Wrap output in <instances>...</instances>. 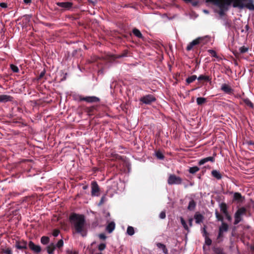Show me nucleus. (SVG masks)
Here are the masks:
<instances>
[{"instance_id": "f257e3e1", "label": "nucleus", "mask_w": 254, "mask_h": 254, "mask_svg": "<svg viewBox=\"0 0 254 254\" xmlns=\"http://www.w3.org/2000/svg\"><path fill=\"white\" fill-rule=\"evenodd\" d=\"M69 220L77 233L82 236L86 235V225L84 215L73 213L69 216Z\"/></svg>"}, {"instance_id": "f03ea898", "label": "nucleus", "mask_w": 254, "mask_h": 254, "mask_svg": "<svg viewBox=\"0 0 254 254\" xmlns=\"http://www.w3.org/2000/svg\"><path fill=\"white\" fill-rule=\"evenodd\" d=\"M242 1V0H233V6L234 7H238L241 8L246 7L250 10H254V4L251 0L250 3L247 4H244Z\"/></svg>"}, {"instance_id": "7ed1b4c3", "label": "nucleus", "mask_w": 254, "mask_h": 254, "mask_svg": "<svg viewBox=\"0 0 254 254\" xmlns=\"http://www.w3.org/2000/svg\"><path fill=\"white\" fill-rule=\"evenodd\" d=\"M182 183V179L174 174L170 175L168 179V184L170 185H180Z\"/></svg>"}, {"instance_id": "20e7f679", "label": "nucleus", "mask_w": 254, "mask_h": 254, "mask_svg": "<svg viewBox=\"0 0 254 254\" xmlns=\"http://www.w3.org/2000/svg\"><path fill=\"white\" fill-rule=\"evenodd\" d=\"M140 101L145 104H150L156 101V98L152 94H148L140 99Z\"/></svg>"}, {"instance_id": "39448f33", "label": "nucleus", "mask_w": 254, "mask_h": 254, "mask_svg": "<svg viewBox=\"0 0 254 254\" xmlns=\"http://www.w3.org/2000/svg\"><path fill=\"white\" fill-rule=\"evenodd\" d=\"M91 187V195L93 196H98L100 195V188L96 182H92Z\"/></svg>"}, {"instance_id": "423d86ee", "label": "nucleus", "mask_w": 254, "mask_h": 254, "mask_svg": "<svg viewBox=\"0 0 254 254\" xmlns=\"http://www.w3.org/2000/svg\"><path fill=\"white\" fill-rule=\"evenodd\" d=\"M207 2H210L218 6L221 9L224 8L225 5L229 4V2L226 0H206Z\"/></svg>"}, {"instance_id": "0eeeda50", "label": "nucleus", "mask_w": 254, "mask_h": 254, "mask_svg": "<svg viewBox=\"0 0 254 254\" xmlns=\"http://www.w3.org/2000/svg\"><path fill=\"white\" fill-rule=\"evenodd\" d=\"M202 41V39L201 38H198L192 42L189 43L186 48V50L188 51H190L193 48H194L196 46L198 45L200 42Z\"/></svg>"}, {"instance_id": "6e6552de", "label": "nucleus", "mask_w": 254, "mask_h": 254, "mask_svg": "<svg viewBox=\"0 0 254 254\" xmlns=\"http://www.w3.org/2000/svg\"><path fill=\"white\" fill-rule=\"evenodd\" d=\"M15 246L17 249L25 250L27 248V243L24 240L18 241L16 242Z\"/></svg>"}, {"instance_id": "1a4fd4ad", "label": "nucleus", "mask_w": 254, "mask_h": 254, "mask_svg": "<svg viewBox=\"0 0 254 254\" xmlns=\"http://www.w3.org/2000/svg\"><path fill=\"white\" fill-rule=\"evenodd\" d=\"M80 100L81 101H85L88 103L98 102L100 101L99 98L95 96L80 97Z\"/></svg>"}, {"instance_id": "9d476101", "label": "nucleus", "mask_w": 254, "mask_h": 254, "mask_svg": "<svg viewBox=\"0 0 254 254\" xmlns=\"http://www.w3.org/2000/svg\"><path fill=\"white\" fill-rule=\"evenodd\" d=\"M57 5L63 8L64 9H69L73 5V3L71 2H58L57 3Z\"/></svg>"}, {"instance_id": "9b49d317", "label": "nucleus", "mask_w": 254, "mask_h": 254, "mask_svg": "<svg viewBox=\"0 0 254 254\" xmlns=\"http://www.w3.org/2000/svg\"><path fill=\"white\" fill-rule=\"evenodd\" d=\"M28 247L30 250L33 251L35 253H39L41 251V248L40 246L39 245H36L34 244V243L30 241L28 244Z\"/></svg>"}, {"instance_id": "f8f14e48", "label": "nucleus", "mask_w": 254, "mask_h": 254, "mask_svg": "<svg viewBox=\"0 0 254 254\" xmlns=\"http://www.w3.org/2000/svg\"><path fill=\"white\" fill-rule=\"evenodd\" d=\"M221 89L225 93L231 94L233 91V89L227 84H223L221 87Z\"/></svg>"}, {"instance_id": "ddd939ff", "label": "nucleus", "mask_w": 254, "mask_h": 254, "mask_svg": "<svg viewBox=\"0 0 254 254\" xmlns=\"http://www.w3.org/2000/svg\"><path fill=\"white\" fill-rule=\"evenodd\" d=\"M210 161L211 162H214L215 161V158L214 157L212 156H209L207 157L204 158H203L199 160L198 162V165H202L205 164V163Z\"/></svg>"}, {"instance_id": "4468645a", "label": "nucleus", "mask_w": 254, "mask_h": 254, "mask_svg": "<svg viewBox=\"0 0 254 254\" xmlns=\"http://www.w3.org/2000/svg\"><path fill=\"white\" fill-rule=\"evenodd\" d=\"M13 98L7 95H0V102H6L8 101H11Z\"/></svg>"}, {"instance_id": "2eb2a0df", "label": "nucleus", "mask_w": 254, "mask_h": 254, "mask_svg": "<svg viewBox=\"0 0 254 254\" xmlns=\"http://www.w3.org/2000/svg\"><path fill=\"white\" fill-rule=\"evenodd\" d=\"M194 218L195 219V223L197 224H199L202 222L204 219V217L202 214L199 213L198 212H196L194 215Z\"/></svg>"}, {"instance_id": "dca6fc26", "label": "nucleus", "mask_w": 254, "mask_h": 254, "mask_svg": "<svg viewBox=\"0 0 254 254\" xmlns=\"http://www.w3.org/2000/svg\"><path fill=\"white\" fill-rule=\"evenodd\" d=\"M115 228V223L114 222H111L108 224L106 227V230L108 233H112Z\"/></svg>"}, {"instance_id": "f3484780", "label": "nucleus", "mask_w": 254, "mask_h": 254, "mask_svg": "<svg viewBox=\"0 0 254 254\" xmlns=\"http://www.w3.org/2000/svg\"><path fill=\"white\" fill-rule=\"evenodd\" d=\"M56 249V246L54 243L50 244L47 247V250L49 254H53Z\"/></svg>"}, {"instance_id": "a211bd4d", "label": "nucleus", "mask_w": 254, "mask_h": 254, "mask_svg": "<svg viewBox=\"0 0 254 254\" xmlns=\"http://www.w3.org/2000/svg\"><path fill=\"white\" fill-rule=\"evenodd\" d=\"M211 175L213 177L215 178L218 180L221 179L222 177L220 173L216 170H213L212 171Z\"/></svg>"}, {"instance_id": "6ab92c4d", "label": "nucleus", "mask_w": 254, "mask_h": 254, "mask_svg": "<svg viewBox=\"0 0 254 254\" xmlns=\"http://www.w3.org/2000/svg\"><path fill=\"white\" fill-rule=\"evenodd\" d=\"M228 230V225L227 224L222 222L221 225L219 227V230H222V232L224 233L226 232Z\"/></svg>"}, {"instance_id": "aec40b11", "label": "nucleus", "mask_w": 254, "mask_h": 254, "mask_svg": "<svg viewBox=\"0 0 254 254\" xmlns=\"http://www.w3.org/2000/svg\"><path fill=\"white\" fill-rule=\"evenodd\" d=\"M220 208L221 211L224 214H226L228 212L227 211V206L226 203H221L220 204Z\"/></svg>"}, {"instance_id": "412c9836", "label": "nucleus", "mask_w": 254, "mask_h": 254, "mask_svg": "<svg viewBox=\"0 0 254 254\" xmlns=\"http://www.w3.org/2000/svg\"><path fill=\"white\" fill-rule=\"evenodd\" d=\"M132 33L135 36H136L137 37H138L139 38L142 39L143 38V37L142 34L141 33V32H140V31L136 28H134L132 30Z\"/></svg>"}, {"instance_id": "4be33fe9", "label": "nucleus", "mask_w": 254, "mask_h": 254, "mask_svg": "<svg viewBox=\"0 0 254 254\" xmlns=\"http://www.w3.org/2000/svg\"><path fill=\"white\" fill-rule=\"evenodd\" d=\"M242 101L248 106L250 107L251 108H253L254 105L248 98H243L242 99Z\"/></svg>"}, {"instance_id": "5701e85b", "label": "nucleus", "mask_w": 254, "mask_h": 254, "mask_svg": "<svg viewBox=\"0 0 254 254\" xmlns=\"http://www.w3.org/2000/svg\"><path fill=\"white\" fill-rule=\"evenodd\" d=\"M196 206V203L194 200L191 199L190 202L188 207V209L190 210H193L194 209Z\"/></svg>"}, {"instance_id": "b1692460", "label": "nucleus", "mask_w": 254, "mask_h": 254, "mask_svg": "<svg viewBox=\"0 0 254 254\" xmlns=\"http://www.w3.org/2000/svg\"><path fill=\"white\" fill-rule=\"evenodd\" d=\"M206 102V99L203 97H198L196 98V103L198 105H201Z\"/></svg>"}, {"instance_id": "393cba45", "label": "nucleus", "mask_w": 254, "mask_h": 254, "mask_svg": "<svg viewBox=\"0 0 254 254\" xmlns=\"http://www.w3.org/2000/svg\"><path fill=\"white\" fill-rule=\"evenodd\" d=\"M197 79L200 81L204 80L206 81H209L211 80V78L208 76L200 75V76H198Z\"/></svg>"}, {"instance_id": "a878e982", "label": "nucleus", "mask_w": 254, "mask_h": 254, "mask_svg": "<svg viewBox=\"0 0 254 254\" xmlns=\"http://www.w3.org/2000/svg\"><path fill=\"white\" fill-rule=\"evenodd\" d=\"M246 212V209L245 207H241L239 208L235 213L238 215L242 216L245 214Z\"/></svg>"}, {"instance_id": "bb28decb", "label": "nucleus", "mask_w": 254, "mask_h": 254, "mask_svg": "<svg viewBox=\"0 0 254 254\" xmlns=\"http://www.w3.org/2000/svg\"><path fill=\"white\" fill-rule=\"evenodd\" d=\"M196 78H197L196 75H191V76L189 77L188 78H187L186 79V82L188 84H190V83L192 82L193 81H194Z\"/></svg>"}, {"instance_id": "cd10ccee", "label": "nucleus", "mask_w": 254, "mask_h": 254, "mask_svg": "<svg viewBox=\"0 0 254 254\" xmlns=\"http://www.w3.org/2000/svg\"><path fill=\"white\" fill-rule=\"evenodd\" d=\"M199 170V168L197 166H194L190 168L189 172L190 174H194Z\"/></svg>"}, {"instance_id": "c85d7f7f", "label": "nucleus", "mask_w": 254, "mask_h": 254, "mask_svg": "<svg viewBox=\"0 0 254 254\" xmlns=\"http://www.w3.org/2000/svg\"><path fill=\"white\" fill-rule=\"evenodd\" d=\"M223 233L222 232V230L219 231L218 236L217 237V242L218 243L221 242L223 241Z\"/></svg>"}, {"instance_id": "c756f323", "label": "nucleus", "mask_w": 254, "mask_h": 254, "mask_svg": "<svg viewBox=\"0 0 254 254\" xmlns=\"http://www.w3.org/2000/svg\"><path fill=\"white\" fill-rule=\"evenodd\" d=\"M242 221V216L240 215H237L236 213L235 214V221L234 224H238L240 221Z\"/></svg>"}, {"instance_id": "7c9ffc66", "label": "nucleus", "mask_w": 254, "mask_h": 254, "mask_svg": "<svg viewBox=\"0 0 254 254\" xmlns=\"http://www.w3.org/2000/svg\"><path fill=\"white\" fill-rule=\"evenodd\" d=\"M215 214L216 218H217L218 221H221L222 223L223 222V217L221 215H220L219 213L218 210H215Z\"/></svg>"}, {"instance_id": "2f4dec72", "label": "nucleus", "mask_w": 254, "mask_h": 254, "mask_svg": "<svg viewBox=\"0 0 254 254\" xmlns=\"http://www.w3.org/2000/svg\"><path fill=\"white\" fill-rule=\"evenodd\" d=\"M49 238L46 236H43L41 238V242L44 245H46L49 242Z\"/></svg>"}, {"instance_id": "473e14b6", "label": "nucleus", "mask_w": 254, "mask_h": 254, "mask_svg": "<svg viewBox=\"0 0 254 254\" xmlns=\"http://www.w3.org/2000/svg\"><path fill=\"white\" fill-rule=\"evenodd\" d=\"M242 198V195L239 192H235L234 194V200L237 201H241Z\"/></svg>"}, {"instance_id": "72a5a7b5", "label": "nucleus", "mask_w": 254, "mask_h": 254, "mask_svg": "<svg viewBox=\"0 0 254 254\" xmlns=\"http://www.w3.org/2000/svg\"><path fill=\"white\" fill-rule=\"evenodd\" d=\"M127 232L128 235H130V236L133 235L134 233V230L133 227H132L131 226H128L127 228Z\"/></svg>"}, {"instance_id": "f704fd0d", "label": "nucleus", "mask_w": 254, "mask_h": 254, "mask_svg": "<svg viewBox=\"0 0 254 254\" xmlns=\"http://www.w3.org/2000/svg\"><path fill=\"white\" fill-rule=\"evenodd\" d=\"M181 222L182 225L183 226L184 228L187 231H189V227L186 224V221L183 219V218L181 217Z\"/></svg>"}, {"instance_id": "c9c22d12", "label": "nucleus", "mask_w": 254, "mask_h": 254, "mask_svg": "<svg viewBox=\"0 0 254 254\" xmlns=\"http://www.w3.org/2000/svg\"><path fill=\"white\" fill-rule=\"evenodd\" d=\"M2 254H12V252L9 248L2 250Z\"/></svg>"}, {"instance_id": "e433bc0d", "label": "nucleus", "mask_w": 254, "mask_h": 254, "mask_svg": "<svg viewBox=\"0 0 254 254\" xmlns=\"http://www.w3.org/2000/svg\"><path fill=\"white\" fill-rule=\"evenodd\" d=\"M156 156L159 159H163L164 156L160 151H157L156 152Z\"/></svg>"}, {"instance_id": "4c0bfd02", "label": "nucleus", "mask_w": 254, "mask_h": 254, "mask_svg": "<svg viewBox=\"0 0 254 254\" xmlns=\"http://www.w3.org/2000/svg\"><path fill=\"white\" fill-rule=\"evenodd\" d=\"M212 241L207 236H205V243L207 246H210L211 244Z\"/></svg>"}, {"instance_id": "58836bf2", "label": "nucleus", "mask_w": 254, "mask_h": 254, "mask_svg": "<svg viewBox=\"0 0 254 254\" xmlns=\"http://www.w3.org/2000/svg\"><path fill=\"white\" fill-rule=\"evenodd\" d=\"M239 51L242 54L245 53L248 51V48L245 46H243L240 48Z\"/></svg>"}, {"instance_id": "ea45409f", "label": "nucleus", "mask_w": 254, "mask_h": 254, "mask_svg": "<svg viewBox=\"0 0 254 254\" xmlns=\"http://www.w3.org/2000/svg\"><path fill=\"white\" fill-rule=\"evenodd\" d=\"M10 67H11V70L14 72H18L19 71V69H18V67L14 64H11Z\"/></svg>"}, {"instance_id": "a19ab883", "label": "nucleus", "mask_w": 254, "mask_h": 254, "mask_svg": "<svg viewBox=\"0 0 254 254\" xmlns=\"http://www.w3.org/2000/svg\"><path fill=\"white\" fill-rule=\"evenodd\" d=\"M64 245V242L63 241V240H60L57 244H56V247H57V248H62Z\"/></svg>"}, {"instance_id": "79ce46f5", "label": "nucleus", "mask_w": 254, "mask_h": 254, "mask_svg": "<svg viewBox=\"0 0 254 254\" xmlns=\"http://www.w3.org/2000/svg\"><path fill=\"white\" fill-rule=\"evenodd\" d=\"M208 52L210 54H211V56L215 58H218L217 54L215 51L213 50H209Z\"/></svg>"}, {"instance_id": "37998d69", "label": "nucleus", "mask_w": 254, "mask_h": 254, "mask_svg": "<svg viewBox=\"0 0 254 254\" xmlns=\"http://www.w3.org/2000/svg\"><path fill=\"white\" fill-rule=\"evenodd\" d=\"M106 248V244L104 243L100 244L98 246V249L100 251L104 250Z\"/></svg>"}, {"instance_id": "c03bdc74", "label": "nucleus", "mask_w": 254, "mask_h": 254, "mask_svg": "<svg viewBox=\"0 0 254 254\" xmlns=\"http://www.w3.org/2000/svg\"><path fill=\"white\" fill-rule=\"evenodd\" d=\"M106 200V196L105 195H103L101 198V200L99 202V205H102L103 203H104V202Z\"/></svg>"}, {"instance_id": "a18cd8bd", "label": "nucleus", "mask_w": 254, "mask_h": 254, "mask_svg": "<svg viewBox=\"0 0 254 254\" xmlns=\"http://www.w3.org/2000/svg\"><path fill=\"white\" fill-rule=\"evenodd\" d=\"M59 233H60V231L59 230L55 229L54 230V231L53 232V235L54 237H57L59 235Z\"/></svg>"}, {"instance_id": "49530a36", "label": "nucleus", "mask_w": 254, "mask_h": 254, "mask_svg": "<svg viewBox=\"0 0 254 254\" xmlns=\"http://www.w3.org/2000/svg\"><path fill=\"white\" fill-rule=\"evenodd\" d=\"M159 217L161 219H164L166 217V213L165 211H162L159 214Z\"/></svg>"}, {"instance_id": "de8ad7c7", "label": "nucleus", "mask_w": 254, "mask_h": 254, "mask_svg": "<svg viewBox=\"0 0 254 254\" xmlns=\"http://www.w3.org/2000/svg\"><path fill=\"white\" fill-rule=\"evenodd\" d=\"M99 237L100 239L105 240L106 238V236L104 234H100L99 235Z\"/></svg>"}, {"instance_id": "09e8293b", "label": "nucleus", "mask_w": 254, "mask_h": 254, "mask_svg": "<svg viewBox=\"0 0 254 254\" xmlns=\"http://www.w3.org/2000/svg\"><path fill=\"white\" fill-rule=\"evenodd\" d=\"M0 6L2 8H6L7 7V5L5 2H1L0 3Z\"/></svg>"}, {"instance_id": "8fccbe9b", "label": "nucleus", "mask_w": 254, "mask_h": 254, "mask_svg": "<svg viewBox=\"0 0 254 254\" xmlns=\"http://www.w3.org/2000/svg\"><path fill=\"white\" fill-rule=\"evenodd\" d=\"M157 246L159 248L162 249L165 246L164 244H163L158 243L157 244Z\"/></svg>"}, {"instance_id": "3c124183", "label": "nucleus", "mask_w": 254, "mask_h": 254, "mask_svg": "<svg viewBox=\"0 0 254 254\" xmlns=\"http://www.w3.org/2000/svg\"><path fill=\"white\" fill-rule=\"evenodd\" d=\"M225 216H226L227 219L229 221H230L231 219V216H230V215L229 214L228 212H227V213L225 214H224Z\"/></svg>"}, {"instance_id": "603ef678", "label": "nucleus", "mask_w": 254, "mask_h": 254, "mask_svg": "<svg viewBox=\"0 0 254 254\" xmlns=\"http://www.w3.org/2000/svg\"><path fill=\"white\" fill-rule=\"evenodd\" d=\"M202 232H203V236H204L205 237V236L207 235V231L206 230L205 227L203 228Z\"/></svg>"}, {"instance_id": "864d4df0", "label": "nucleus", "mask_w": 254, "mask_h": 254, "mask_svg": "<svg viewBox=\"0 0 254 254\" xmlns=\"http://www.w3.org/2000/svg\"><path fill=\"white\" fill-rule=\"evenodd\" d=\"M162 251H163V252L165 254H168V250L166 247V246L164 247L162 249Z\"/></svg>"}, {"instance_id": "5fc2aeb1", "label": "nucleus", "mask_w": 254, "mask_h": 254, "mask_svg": "<svg viewBox=\"0 0 254 254\" xmlns=\"http://www.w3.org/2000/svg\"><path fill=\"white\" fill-rule=\"evenodd\" d=\"M67 254H78V253L75 251H67Z\"/></svg>"}, {"instance_id": "6e6d98bb", "label": "nucleus", "mask_w": 254, "mask_h": 254, "mask_svg": "<svg viewBox=\"0 0 254 254\" xmlns=\"http://www.w3.org/2000/svg\"><path fill=\"white\" fill-rule=\"evenodd\" d=\"M192 221L193 219L192 218H190L189 220V224L190 227H191L192 226Z\"/></svg>"}, {"instance_id": "4d7b16f0", "label": "nucleus", "mask_w": 254, "mask_h": 254, "mask_svg": "<svg viewBox=\"0 0 254 254\" xmlns=\"http://www.w3.org/2000/svg\"><path fill=\"white\" fill-rule=\"evenodd\" d=\"M32 0H23V1L26 4H30Z\"/></svg>"}, {"instance_id": "13d9d810", "label": "nucleus", "mask_w": 254, "mask_h": 254, "mask_svg": "<svg viewBox=\"0 0 254 254\" xmlns=\"http://www.w3.org/2000/svg\"><path fill=\"white\" fill-rule=\"evenodd\" d=\"M45 74V72H41L40 75H39V78H42Z\"/></svg>"}, {"instance_id": "bf43d9fd", "label": "nucleus", "mask_w": 254, "mask_h": 254, "mask_svg": "<svg viewBox=\"0 0 254 254\" xmlns=\"http://www.w3.org/2000/svg\"><path fill=\"white\" fill-rule=\"evenodd\" d=\"M248 144L250 145H254V142H252V141H250L249 142H248Z\"/></svg>"}, {"instance_id": "052dcab7", "label": "nucleus", "mask_w": 254, "mask_h": 254, "mask_svg": "<svg viewBox=\"0 0 254 254\" xmlns=\"http://www.w3.org/2000/svg\"><path fill=\"white\" fill-rule=\"evenodd\" d=\"M125 55H120L118 57V58H121V57H125Z\"/></svg>"}, {"instance_id": "680f3d73", "label": "nucleus", "mask_w": 254, "mask_h": 254, "mask_svg": "<svg viewBox=\"0 0 254 254\" xmlns=\"http://www.w3.org/2000/svg\"><path fill=\"white\" fill-rule=\"evenodd\" d=\"M204 12H205V13H208V11L207 10H203Z\"/></svg>"}, {"instance_id": "e2e57ef3", "label": "nucleus", "mask_w": 254, "mask_h": 254, "mask_svg": "<svg viewBox=\"0 0 254 254\" xmlns=\"http://www.w3.org/2000/svg\"><path fill=\"white\" fill-rule=\"evenodd\" d=\"M223 11L221 10L220 11L219 14H220V15H222V14H223Z\"/></svg>"}, {"instance_id": "0e129e2a", "label": "nucleus", "mask_w": 254, "mask_h": 254, "mask_svg": "<svg viewBox=\"0 0 254 254\" xmlns=\"http://www.w3.org/2000/svg\"><path fill=\"white\" fill-rule=\"evenodd\" d=\"M87 188V186H84V187H83V189L84 190H86Z\"/></svg>"}, {"instance_id": "69168bd1", "label": "nucleus", "mask_w": 254, "mask_h": 254, "mask_svg": "<svg viewBox=\"0 0 254 254\" xmlns=\"http://www.w3.org/2000/svg\"><path fill=\"white\" fill-rule=\"evenodd\" d=\"M184 0L186 2H190L191 1V0Z\"/></svg>"}, {"instance_id": "338daca9", "label": "nucleus", "mask_w": 254, "mask_h": 254, "mask_svg": "<svg viewBox=\"0 0 254 254\" xmlns=\"http://www.w3.org/2000/svg\"><path fill=\"white\" fill-rule=\"evenodd\" d=\"M193 5H196V2H194V3H193Z\"/></svg>"}, {"instance_id": "774afa93", "label": "nucleus", "mask_w": 254, "mask_h": 254, "mask_svg": "<svg viewBox=\"0 0 254 254\" xmlns=\"http://www.w3.org/2000/svg\"><path fill=\"white\" fill-rule=\"evenodd\" d=\"M222 254V253L221 252V253H219L218 254Z\"/></svg>"}]
</instances>
